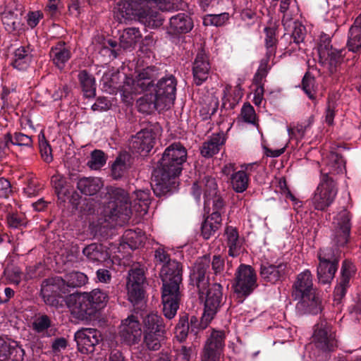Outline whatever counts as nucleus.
Returning a JSON list of instances; mask_svg holds the SVG:
<instances>
[{"instance_id":"nucleus-52","label":"nucleus","mask_w":361,"mask_h":361,"mask_svg":"<svg viewBox=\"0 0 361 361\" xmlns=\"http://www.w3.org/2000/svg\"><path fill=\"white\" fill-rule=\"evenodd\" d=\"M6 221L8 226L13 228H20L27 225L26 218L23 214L8 213Z\"/></svg>"},{"instance_id":"nucleus-62","label":"nucleus","mask_w":361,"mask_h":361,"mask_svg":"<svg viewBox=\"0 0 361 361\" xmlns=\"http://www.w3.org/2000/svg\"><path fill=\"white\" fill-rule=\"evenodd\" d=\"M7 360L11 359L13 361H23L25 354L24 350L18 345H11V350L8 352Z\"/></svg>"},{"instance_id":"nucleus-42","label":"nucleus","mask_w":361,"mask_h":361,"mask_svg":"<svg viewBox=\"0 0 361 361\" xmlns=\"http://www.w3.org/2000/svg\"><path fill=\"white\" fill-rule=\"evenodd\" d=\"M1 15L4 28L8 32L11 33L20 29V22L18 14L12 11L5 10Z\"/></svg>"},{"instance_id":"nucleus-48","label":"nucleus","mask_w":361,"mask_h":361,"mask_svg":"<svg viewBox=\"0 0 361 361\" xmlns=\"http://www.w3.org/2000/svg\"><path fill=\"white\" fill-rule=\"evenodd\" d=\"M140 233V232L137 233L135 231L127 230L123 235L124 242L128 244L132 250H136L142 247L145 244V237Z\"/></svg>"},{"instance_id":"nucleus-28","label":"nucleus","mask_w":361,"mask_h":361,"mask_svg":"<svg viewBox=\"0 0 361 361\" xmlns=\"http://www.w3.org/2000/svg\"><path fill=\"white\" fill-rule=\"evenodd\" d=\"M82 252L92 262H103L110 258L109 248L102 243H92L87 245L82 248Z\"/></svg>"},{"instance_id":"nucleus-17","label":"nucleus","mask_w":361,"mask_h":361,"mask_svg":"<svg viewBox=\"0 0 361 361\" xmlns=\"http://www.w3.org/2000/svg\"><path fill=\"white\" fill-rule=\"evenodd\" d=\"M119 336L123 343L128 345L137 344L142 337V331L137 316L129 315L121 321Z\"/></svg>"},{"instance_id":"nucleus-5","label":"nucleus","mask_w":361,"mask_h":361,"mask_svg":"<svg viewBox=\"0 0 361 361\" xmlns=\"http://www.w3.org/2000/svg\"><path fill=\"white\" fill-rule=\"evenodd\" d=\"M161 76L156 66H148L137 75V84L134 90L137 94L152 92L158 102L169 108L176 99L177 79L173 75Z\"/></svg>"},{"instance_id":"nucleus-8","label":"nucleus","mask_w":361,"mask_h":361,"mask_svg":"<svg viewBox=\"0 0 361 361\" xmlns=\"http://www.w3.org/2000/svg\"><path fill=\"white\" fill-rule=\"evenodd\" d=\"M109 298L106 290L97 288L90 293L71 294L67 303L75 317L87 321L90 320L106 305Z\"/></svg>"},{"instance_id":"nucleus-21","label":"nucleus","mask_w":361,"mask_h":361,"mask_svg":"<svg viewBox=\"0 0 361 361\" xmlns=\"http://www.w3.org/2000/svg\"><path fill=\"white\" fill-rule=\"evenodd\" d=\"M289 271L287 262H276L274 264L266 262L261 264L259 275L264 282L276 284L283 281L288 276Z\"/></svg>"},{"instance_id":"nucleus-41","label":"nucleus","mask_w":361,"mask_h":361,"mask_svg":"<svg viewBox=\"0 0 361 361\" xmlns=\"http://www.w3.org/2000/svg\"><path fill=\"white\" fill-rule=\"evenodd\" d=\"M231 184L233 190L241 193L245 191L249 185V177L244 171L233 173L231 176Z\"/></svg>"},{"instance_id":"nucleus-51","label":"nucleus","mask_w":361,"mask_h":361,"mask_svg":"<svg viewBox=\"0 0 361 361\" xmlns=\"http://www.w3.org/2000/svg\"><path fill=\"white\" fill-rule=\"evenodd\" d=\"M106 162V156L105 153L100 149H94L91 152L90 159L87 165L92 169H97L104 166Z\"/></svg>"},{"instance_id":"nucleus-7","label":"nucleus","mask_w":361,"mask_h":361,"mask_svg":"<svg viewBox=\"0 0 361 361\" xmlns=\"http://www.w3.org/2000/svg\"><path fill=\"white\" fill-rule=\"evenodd\" d=\"M341 154L331 152L326 161L328 173L321 171L320 183L314 192L312 202L315 209L324 211L334 201L338 192L337 183L330 174H338L345 170Z\"/></svg>"},{"instance_id":"nucleus-32","label":"nucleus","mask_w":361,"mask_h":361,"mask_svg":"<svg viewBox=\"0 0 361 361\" xmlns=\"http://www.w3.org/2000/svg\"><path fill=\"white\" fill-rule=\"evenodd\" d=\"M146 93L137 101L138 111L145 114H151L155 110H163L166 109L164 104L158 102V99L154 97L152 92H145Z\"/></svg>"},{"instance_id":"nucleus-16","label":"nucleus","mask_w":361,"mask_h":361,"mask_svg":"<svg viewBox=\"0 0 361 361\" xmlns=\"http://www.w3.org/2000/svg\"><path fill=\"white\" fill-rule=\"evenodd\" d=\"M312 339L315 347L322 352H334L338 348L335 333L332 331L331 325L326 320H322L314 325Z\"/></svg>"},{"instance_id":"nucleus-55","label":"nucleus","mask_w":361,"mask_h":361,"mask_svg":"<svg viewBox=\"0 0 361 361\" xmlns=\"http://www.w3.org/2000/svg\"><path fill=\"white\" fill-rule=\"evenodd\" d=\"M32 326L37 332H43L51 326V320L46 314L40 315L35 319Z\"/></svg>"},{"instance_id":"nucleus-15","label":"nucleus","mask_w":361,"mask_h":361,"mask_svg":"<svg viewBox=\"0 0 361 361\" xmlns=\"http://www.w3.org/2000/svg\"><path fill=\"white\" fill-rule=\"evenodd\" d=\"M352 214L343 208L334 218L331 233L333 247L345 248L351 240Z\"/></svg>"},{"instance_id":"nucleus-45","label":"nucleus","mask_w":361,"mask_h":361,"mask_svg":"<svg viewBox=\"0 0 361 361\" xmlns=\"http://www.w3.org/2000/svg\"><path fill=\"white\" fill-rule=\"evenodd\" d=\"M87 279L85 274L80 271H72L66 274L63 280L67 286L68 293H70V288L82 286L87 282Z\"/></svg>"},{"instance_id":"nucleus-54","label":"nucleus","mask_w":361,"mask_h":361,"mask_svg":"<svg viewBox=\"0 0 361 361\" xmlns=\"http://www.w3.org/2000/svg\"><path fill=\"white\" fill-rule=\"evenodd\" d=\"M219 228L212 224L209 219H205L201 226V235L208 240L213 236Z\"/></svg>"},{"instance_id":"nucleus-3","label":"nucleus","mask_w":361,"mask_h":361,"mask_svg":"<svg viewBox=\"0 0 361 361\" xmlns=\"http://www.w3.org/2000/svg\"><path fill=\"white\" fill-rule=\"evenodd\" d=\"M154 257L157 262L164 264L160 273L162 281V312L166 318L171 319L177 313L181 298L180 286L183 281L182 264L176 260H171L163 247L155 250Z\"/></svg>"},{"instance_id":"nucleus-27","label":"nucleus","mask_w":361,"mask_h":361,"mask_svg":"<svg viewBox=\"0 0 361 361\" xmlns=\"http://www.w3.org/2000/svg\"><path fill=\"white\" fill-rule=\"evenodd\" d=\"M210 68L208 56L201 50L197 54L192 66L193 80L196 85L200 86L207 80Z\"/></svg>"},{"instance_id":"nucleus-12","label":"nucleus","mask_w":361,"mask_h":361,"mask_svg":"<svg viewBox=\"0 0 361 361\" xmlns=\"http://www.w3.org/2000/svg\"><path fill=\"white\" fill-rule=\"evenodd\" d=\"M121 77V75L119 72L105 74L102 79L103 89L109 94L119 92L123 101L126 103H130L133 100L134 95L137 94L135 89L134 90L137 84V76L133 78L124 75L122 85L119 82Z\"/></svg>"},{"instance_id":"nucleus-25","label":"nucleus","mask_w":361,"mask_h":361,"mask_svg":"<svg viewBox=\"0 0 361 361\" xmlns=\"http://www.w3.org/2000/svg\"><path fill=\"white\" fill-rule=\"evenodd\" d=\"M70 179L76 183V188L80 193L87 196L96 195L103 187L102 180L97 177H84L77 173H71Z\"/></svg>"},{"instance_id":"nucleus-64","label":"nucleus","mask_w":361,"mask_h":361,"mask_svg":"<svg viewBox=\"0 0 361 361\" xmlns=\"http://www.w3.org/2000/svg\"><path fill=\"white\" fill-rule=\"evenodd\" d=\"M43 14L42 12L37 11H30L28 13L27 16V25L31 27L34 28L37 25L39 22V20L42 18Z\"/></svg>"},{"instance_id":"nucleus-22","label":"nucleus","mask_w":361,"mask_h":361,"mask_svg":"<svg viewBox=\"0 0 361 361\" xmlns=\"http://www.w3.org/2000/svg\"><path fill=\"white\" fill-rule=\"evenodd\" d=\"M224 331L213 330L204 346L202 361H219L225 345Z\"/></svg>"},{"instance_id":"nucleus-14","label":"nucleus","mask_w":361,"mask_h":361,"mask_svg":"<svg viewBox=\"0 0 361 361\" xmlns=\"http://www.w3.org/2000/svg\"><path fill=\"white\" fill-rule=\"evenodd\" d=\"M257 279L256 271L252 266L239 265L235 273L233 287L240 302H243L258 286Z\"/></svg>"},{"instance_id":"nucleus-30","label":"nucleus","mask_w":361,"mask_h":361,"mask_svg":"<svg viewBox=\"0 0 361 361\" xmlns=\"http://www.w3.org/2000/svg\"><path fill=\"white\" fill-rule=\"evenodd\" d=\"M346 46L349 51L355 53L361 49V14L349 29Z\"/></svg>"},{"instance_id":"nucleus-19","label":"nucleus","mask_w":361,"mask_h":361,"mask_svg":"<svg viewBox=\"0 0 361 361\" xmlns=\"http://www.w3.org/2000/svg\"><path fill=\"white\" fill-rule=\"evenodd\" d=\"M157 134L152 126L142 129L132 137L131 149L142 156H146L154 147Z\"/></svg>"},{"instance_id":"nucleus-18","label":"nucleus","mask_w":361,"mask_h":361,"mask_svg":"<svg viewBox=\"0 0 361 361\" xmlns=\"http://www.w3.org/2000/svg\"><path fill=\"white\" fill-rule=\"evenodd\" d=\"M355 265L349 259L343 261L340 276L337 279V284L334 290V302L338 305L346 295L348 289L350 286V279L356 273Z\"/></svg>"},{"instance_id":"nucleus-20","label":"nucleus","mask_w":361,"mask_h":361,"mask_svg":"<svg viewBox=\"0 0 361 361\" xmlns=\"http://www.w3.org/2000/svg\"><path fill=\"white\" fill-rule=\"evenodd\" d=\"M78 350L82 354H91L102 341L101 333L96 329L85 328L78 330L74 336Z\"/></svg>"},{"instance_id":"nucleus-29","label":"nucleus","mask_w":361,"mask_h":361,"mask_svg":"<svg viewBox=\"0 0 361 361\" xmlns=\"http://www.w3.org/2000/svg\"><path fill=\"white\" fill-rule=\"evenodd\" d=\"M53 63L59 69H63L65 64L71 57L70 47L64 41H59L51 47L49 51Z\"/></svg>"},{"instance_id":"nucleus-13","label":"nucleus","mask_w":361,"mask_h":361,"mask_svg":"<svg viewBox=\"0 0 361 361\" xmlns=\"http://www.w3.org/2000/svg\"><path fill=\"white\" fill-rule=\"evenodd\" d=\"M147 280L144 270L141 268H132L128 271L127 279V294L128 300L134 309L142 310L145 306Z\"/></svg>"},{"instance_id":"nucleus-43","label":"nucleus","mask_w":361,"mask_h":361,"mask_svg":"<svg viewBox=\"0 0 361 361\" xmlns=\"http://www.w3.org/2000/svg\"><path fill=\"white\" fill-rule=\"evenodd\" d=\"M341 258L340 248L336 247H327L320 250L318 254L319 261L327 264H335L338 267V262Z\"/></svg>"},{"instance_id":"nucleus-58","label":"nucleus","mask_w":361,"mask_h":361,"mask_svg":"<svg viewBox=\"0 0 361 361\" xmlns=\"http://www.w3.org/2000/svg\"><path fill=\"white\" fill-rule=\"evenodd\" d=\"M306 35L305 27L301 24L295 23L293 30L290 37L293 39V42L296 44H299L302 42Z\"/></svg>"},{"instance_id":"nucleus-26","label":"nucleus","mask_w":361,"mask_h":361,"mask_svg":"<svg viewBox=\"0 0 361 361\" xmlns=\"http://www.w3.org/2000/svg\"><path fill=\"white\" fill-rule=\"evenodd\" d=\"M193 27V20L188 14L178 13L170 18L167 33L173 36L187 34L192 30Z\"/></svg>"},{"instance_id":"nucleus-24","label":"nucleus","mask_w":361,"mask_h":361,"mask_svg":"<svg viewBox=\"0 0 361 361\" xmlns=\"http://www.w3.org/2000/svg\"><path fill=\"white\" fill-rule=\"evenodd\" d=\"M210 266V259L208 256H204L197 261L190 274V280L193 285H195L200 294H203V290L209 285L207 276L208 269Z\"/></svg>"},{"instance_id":"nucleus-35","label":"nucleus","mask_w":361,"mask_h":361,"mask_svg":"<svg viewBox=\"0 0 361 361\" xmlns=\"http://www.w3.org/2000/svg\"><path fill=\"white\" fill-rule=\"evenodd\" d=\"M226 138L224 134L214 135L208 141L204 142L201 147V154L204 157H212L220 150V147L224 144Z\"/></svg>"},{"instance_id":"nucleus-50","label":"nucleus","mask_w":361,"mask_h":361,"mask_svg":"<svg viewBox=\"0 0 361 361\" xmlns=\"http://www.w3.org/2000/svg\"><path fill=\"white\" fill-rule=\"evenodd\" d=\"M38 137L39 149L42 159L44 160V161L49 164L53 160L52 149L51 145L42 132L40 133Z\"/></svg>"},{"instance_id":"nucleus-11","label":"nucleus","mask_w":361,"mask_h":361,"mask_svg":"<svg viewBox=\"0 0 361 361\" xmlns=\"http://www.w3.org/2000/svg\"><path fill=\"white\" fill-rule=\"evenodd\" d=\"M331 42V38L327 35H321L317 51L319 63L328 68L330 75H334L338 72L341 64L348 59H345L346 49L334 48Z\"/></svg>"},{"instance_id":"nucleus-1","label":"nucleus","mask_w":361,"mask_h":361,"mask_svg":"<svg viewBox=\"0 0 361 361\" xmlns=\"http://www.w3.org/2000/svg\"><path fill=\"white\" fill-rule=\"evenodd\" d=\"M187 159V150L180 142H174L167 147L154 171L151 183L157 197L171 195L177 188L178 178Z\"/></svg>"},{"instance_id":"nucleus-61","label":"nucleus","mask_w":361,"mask_h":361,"mask_svg":"<svg viewBox=\"0 0 361 361\" xmlns=\"http://www.w3.org/2000/svg\"><path fill=\"white\" fill-rule=\"evenodd\" d=\"M193 346L182 345L177 353V361H190L194 353Z\"/></svg>"},{"instance_id":"nucleus-60","label":"nucleus","mask_w":361,"mask_h":361,"mask_svg":"<svg viewBox=\"0 0 361 361\" xmlns=\"http://www.w3.org/2000/svg\"><path fill=\"white\" fill-rule=\"evenodd\" d=\"M111 106V102L107 97H99L91 109L94 111H104L109 110Z\"/></svg>"},{"instance_id":"nucleus-56","label":"nucleus","mask_w":361,"mask_h":361,"mask_svg":"<svg viewBox=\"0 0 361 361\" xmlns=\"http://www.w3.org/2000/svg\"><path fill=\"white\" fill-rule=\"evenodd\" d=\"M336 102L331 97L329 96L327 98L326 107L325 109V122L329 126H332L334 124V120L336 115Z\"/></svg>"},{"instance_id":"nucleus-6","label":"nucleus","mask_w":361,"mask_h":361,"mask_svg":"<svg viewBox=\"0 0 361 361\" xmlns=\"http://www.w3.org/2000/svg\"><path fill=\"white\" fill-rule=\"evenodd\" d=\"M163 0H126L121 1L114 8V17L119 23L137 20L145 27L156 29L162 25L161 13L153 10L154 4Z\"/></svg>"},{"instance_id":"nucleus-9","label":"nucleus","mask_w":361,"mask_h":361,"mask_svg":"<svg viewBox=\"0 0 361 361\" xmlns=\"http://www.w3.org/2000/svg\"><path fill=\"white\" fill-rule=\"evenodd\" d=\"M293 297L300 300V305L305 313L317 314L322 311V301L313 288L312 274L309 270L298 274L293 285Z\"/></svg>"},{"instance_id":"nucleus-59","label":"nucleus","mask_w":361,"mask_h":361,"mask_svg":"<svg viewBox=\"0 0 361 361\" xmlns=\"http://www.w3.org/2000/svg\"><path fill=\"white\" fill-rule=\"evenodd\" d=\"M15 145L20 147H32V138L20 132L14 133Z\"/></svg>"},{"instance_id":"nucleus-37","label":"nucleus","mask_w":361,"mask_h":361,"mask_svg":"<svg viewBox=\"0 0 361 361\" xmlns=\"http://www.w3.org/2000/svg\"><path fill=\"white\" fill-rule=\"evenodd\" d=\"M130 155L125 152L120 154L113 163L111 169V176L114 179L121 178L129 166Z\"/></svg>"},{"instance_id":"nucleus-63","label":"nucleus","mask_w":361,"mask_h":361,"mask_svg":"<svg viewBox=\"0 0 361 361\" xmlns=\"http://www.w3.org/2000/svg\"><path fill=\"white\" fill-rule=\"evenodd\" d=\"M210 264L214 275L218 276L224 271L225 266L224 259L220 255H214Z\"/></svg>"},{"instance_id":"nucleus-53","label":"nucleus","mask_w":361,"mask_h":361,"mask_svg":"<svg viewBox=\"0 0 361 361\" xmlns=\"http://www.w3.org/2000/svg\"><path fill=\"white\" fill-rule=\"evenodd\" d=\"M123 50V47L121 46V42L119 43L117 42L116 40L113 39H107L104 40L103 43L102 51H111V54L113 55L114 58H116Z\"/></svg>"},{"instance_id":"nucleus-47","label":"nucleus","mask_w":361,"mask_h":361,"mask_svg":"<svg viewBox=\"0 0 361 361\" xmlns=\"http://www.w3.org/2000/svg\"><path fill=\"white\" fill-rule=\"evenodd\" d=\"M315 78L309 71H307L302 79V89L307 95L310 99L317 104L316 97L314 95L315 90Z\"/></svg>"},{"instance_id":"nucleus-34","label":"nucleus","mask_w":361,"mask_h":361,"mask_svg":"<svg viewBox=\"0 0 361 361\" xmlns=\"http://www.w3.org/2000/svg\"><path fill=\"white\" fill-rule=\"evenodd\" d=\"M142 38V34L138 28L128 27L123 30L120 35L123 50L133 49Z\"/></svg>"},{"instance_id":"nucleus-31","label":"nucleus","mask_w":361,"mask_h":361,"mask_svg":"<svg viewBox=\"0 0 361 361\" xmlns=\"http://www.w3.org/2000/svg\"><path fill=\"white\" fill-rule=\"evenodd\" d=\"M78 79L85 98H93L96 95V80L94 77L87 70H82L78 73Z\"/></svg>"},{"instance_id":"nucleus-23","label":"nucleus","mask_w":361,"mask_h":361,"mask_svg":"<svg viewBox=\"0 0 361 361\" xmlns=\"http://www.w3.org/2000/svg\"><path fill=\"white\" fill-rule=\"evenodd\" d=\"M41 293L45 301L51 302L56 300V298H63V295L68 293L65 281L60 276L44 280Z\"/></svg>"},{"instance_id":"nucleus-38","label":"nucleus","mask_w":361,"mask_h":361,"mask_svg":"<svg viewBox=\"0 0 361 361\" xmlns=\"http://www.w3.org/2000/svg\"><path fill=\"white\" fill-rule=\"evenodd\" d=\"M338 267L335 264H327L319 262L317 267V279L323 284L330 283L334 279Z\"/></svg>"},{"instance_id":"nucleus-40","label":"nucleus","mask_w":361,"mask_h":361,"mask_svg":"<svg viewBox=\"0 0 361 361\" xmlns=\"http://www.w3.org/2000/svg\"><path fill=\"white\" fill-rule=\"evenodd\" d=\"M28 51L29 48L25 47H20L15 50L11 62L14 68L22 71L28 66L30 61Z\"/></svg>"},{"instance_id":"nucleus-44","label":"nucleus","mask_w":361,"mask_h":361,"mask_svg":"<svg viewBox=\"0 0 361 361\" xmlns=\"http://www.w3.org/2000/svg\"><path fill=\"white\" fill-rule=\"evenodd\" d=\"M43 190L42 184L32 175L26 177L25 181V187L23 189V192L27 197H32L37 196Z\"/></svg>"},{"instance_id":"nucleus-2","label":"nucleus","mask_w":361,"mask_h":361,"mask_svg":"<svg viewBox=\"0 0 361 361\" xmlns=\"http://www.w3.org/2000/svg\"><path fill=\"white\" fill-rule=\"evenodd\" d=\"M200 295L202 299L204 298V310L200 320L196 316H189L186 312H181L179 314L175 334L180 342L185 341L189 333L197 335L199 331L205 329L215 318L225 302L223 286L219 283L208 285L203 290V294Z\"/></svg>"},{"instance_id":"nucleus-4","label":"nucleus","mask_w":361,"mask_h":361,"mask_svg":"<svg viewBox=\"0 0 361 361\" xmlns=\"http://www.w3.org/2000/svg\"><path fill=\"white\" fill-rule=\"evenodd\" d=\"M107 195L109 201L105 204L104 211L105 215L112 220L129 219L132 209L146 214L151 203V194L148 189L134 191L132 202L128 192L120 188H110Z\"/></svg>"},{"instance_id":"nucleus-10","label":"nucleus","mask_w":361,"mask_h":361,"mask_svg":"<svg viewBox=\"0 0 361 361\" xmlns=\"http://www.w3.org/2000/svg\"><path fill=\"white\" fill-rule=\"evenodd\" d=\"M143 343L149 350L160 349L166 339V329L162 317L156 313L143 317Z\"/></svg>"},{"instance_id":"nucleus-46","label":"nucleus","mask_w":361,"mask_h":361,"mask_svg":"<svg viewBox=\"0 0 361 361\" xmlns=\"http://www.w3.org/2000/svg\"><path fill=\"white\" fill-rule=\"evenodd\" d=\"M265 33V47L269 56H275L277 49L278 39L276 37V29L274 27H266L264 29Z\"/></svg>"},{"instance_id":"nucleus-39","label":"nucleus","mask_w":361,"mask_h":361,"mask_svg":"<svg viewBox=\"0 0 361 361\" xmlns=\"http://www.w3.org/2000/svg\"><path fill=\"white\" fill-rule=\"evenodd\" d=\"M202 190L204 193V207L206 209L210 207V200L218 194L217 184L215 178L205 176L202 180Z\"/></svg>"},{"instance_id":"nucleus-57","label":"nucleus","mask_w":361,"mask_h":361,"mask_svg":"<svg viewBox=\"0 0 361 361\" xmlns=\"http://www.w3.org/2000/svg\"><path fill=\"white\" fill-rule=\"evenodd\" d=\"M241 116L243 121L248 123H255L256 114L254 107L248 102L245 103L241 109Z\"/></svg>"},{"instance_id":"nucleus-33","label":"nucleus","mask_w":361,"mask_h":361,"mask_svg":"<svg viewBox=\"0 0 361 361\" xmlns=\"http://www.w3.org/2000/svg\"><path fill=\"white\" fill-rule=\"evenodd\" d=\"M51 184L58 197L59 203L65 202L66 197H68L70 194V186L66 178L59 173L54 174L51 178Z\"/></svg>"},{"instance_id":"nucleus-49","label":"nucleus","mask_w":361,"mask_h":361,"mask_svg":"<svg viewBox=\"0 0 361 361\" xmlns=\"http://www.w3.org/2000/svg\"><path fill=\"white\" fill-rule=\"evenodd\" d=\"M229 20L228 13L220 14H207L203 17V25L205 26L220 27L224 25Z\"/></svg>"},{"instance_id":"nucleus-36","label":"nucleus","mask_w":361,"mask_h":361,"mask_svg":"<svg viewBox=\"0 0 361 361\" xmlns=\"http://www.w3.org/2000/svg\"><path fill=\"white\" fill-rule=\"evenodd\" d=\"M228 255L237 257L240 255L243 242L239 238L238 231L235 228L228 226L226 229Z\"/></svg>"}]
</instances>
